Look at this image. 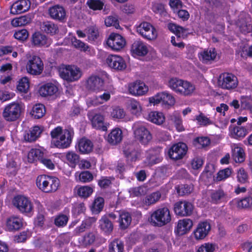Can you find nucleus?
Instances as JSON below:
<instances>
[{
	"mask_svg": "<svg viewBox=\"0 0 252 252\" xmlns=\"http://www.w3.org/2000/svg\"><path fill=\"white\" fill-rule=\"evenodd\" d=\"M50 134L53 138L51 141L52 145L58 148L65 149L70 146L74 133L72 127L63 129L61 126H57L51 131Z\"/></svg>",
	"mask_w": 252,
	"mask_h": 252,
	"instance_id": "obj_1",
	"label": "nucleus"
},
{
	"mask_svg": "<svg viewBox=\"0 0 252 252\" xmlns=\"http://www.w3.org/2000/svg\"><path fill=\"white\" fill-rule=\"evenodd\" d=\"M36 184L37 187L42 191L49 193L58 189L60 181L55 177L41 175L37 177Z\"/></svg>",
	"mask_w": 252,
	"mask_h": 252,
	"instance_id": "obj_2",
	"label": "nucleus"
},
{
	"mask_svg": "<svg viewBox=\"0 0 252 252\" xmlns=\"http://www.w3.org/2000/svg\"><path fill=\"white\" fill-rule=\"evenodd\" d=\"M150 222L155 226H163L171 220V216L169 209L167 207L159 208L151 215Z\"/></svg>",
	"mask_w": 252,
	"mask_h": 252,
	"instance_id": "obj_3",
	"label": "nucleus"
},
{
	"mask_svg": "<svg viewBox=\"0 0 252 252\" xmlns=\"http://www.w3.org/2000/svg\"><path fill=\"white\" fill-rule=\"evenodd\" d=\"M21 111V105L18 103L13 102L5 106L2 116L7 122H14L19 118Z\"/></svg>",
	"mask_w": 252,
	"mask_h": 252,
	"instance_id": "obj_4",
	"label": "nucleus"
},
{
	"mask_svg": "<svg viewBox=\"0 0 252 252\" xmlns=\"http://www.w3.org/2000/svg\"><path fill=\"white\" fill-rule=\"evenodd\" d=\"M135 139L142 145H147L152 139V135L144 126L135 123L133 126Z\"/></svg>",
	"mask_w": 252,
	"mask_h": 252,
	"instance_id": "obj_5",
	"label": "nucleus"
},
{
	"mask_svg": "<svg viewBox=\"0 0 252 252\" xmlns=\"http://www.w3.org/2000/svg\"><path fill=\"white\" fill-rule=\"evenodd\" d=\"M60 74L62 78L68 81H75L82 76L80 69L75 65H66L61 68Z\"/></svg>",
	"mask_w": 252,
	"mask_h": 252,
	"instance_id": "obj_6",
	"label": "nucleus"
},
{
	"mask_svg": "<svg viewBox=\"0 0 252 252\" xmlns=\"http://www.w3.org/2000/svg\"><path fill=\"white\" fill-rule=\"evenodd\" d=\"M238 84L237 77L229 73H223L220 75L218 85L223 89L232 90L236 88Z\"/></svg>",
	"mask_w": 252,
	"mask_h": 252,
	"instance_id": "obj_7",
	"label": "nucleus"
},
{
	"mask_svg": "<svg viewBox=\"0 0 252 252\" xmlns=\"http://www.w3.org/2000/svg\"><path fill=\"white\" fill-rule=\"evenodd\" d=\"M12 203L13 205L22 213L29 214L33 211V205L31 201L23 195L15 196Z\"/></svg>",
	"mask_w": 252,
	"mask_h": 252,
	"instance_id": "obj_8",
	"label": "nucleus"
},
{
	"mask_svg": "<svg viewBox=\"0 0 252 252\" xmlns=\"http://www.w3.org/2000/svg\"><path fill=\"white\" fill-rule=\"evenodd\" d=\"M26 69L27 72L32 75H40L43 70L44 64L39 57L34 55L29 59Z\"/></svg>",
	"mask_w": 252,
	"mask_h": 252,
	"instance_id": "obj_9",
	"label": "nucleus"
},
{
	"mask_svg": "<svg viewBox=\"0 0 252 252\" xmlns=\"http://www.w3.org/2000/svg\"><path fill=\"white\" fill-rule=\"evenodd\" d=\"M87 116L93 127L104 131L107 130L109 124L104 122V118L102 115L94 111H89Z\"/></svg>",
	"mask_w": 252,
	"mask_h": 252,
	"instance_id": "obj_10",
	"label": "nucleus"
},
{
	"mask_svg": "<svg viewBox=\"0 0 252 252\" xmlns=\"http://www.w3.org/2000/svg\"><path fill=\"white\" fill-rule=\"evenodd\" d=\"M137 32L143 37L148 40H153L157 36L155 28L149 23L144 22L136 28Z\"/></svg>",
	"mask_w": 252,
	"mask_h": 252,
	"instance_id": "obj_11",
	"label": "nucleus"
},
{
	"mask_svg": "<svg viewBox=\"0 0 252 252\" xmlns=\"http://www.w3.org/2000/svg\"><path fill=\"white\" fill-rule=\"evenodd\" d=\"M193 204L187 201L176 202L174 205V211L176 215L181 217L189 216L193 211Z\"/></svg>",
	"mask_w": 252,
	"mask_h": 252,
	"instance_id": "obj_12",
	"label": "nucleus"
},
{
	"mask_svg": "<svg viewBox=\"0 0 252 252\" xmlns=\"http://www.w3.org/2000/svg\"><path fill=\"white\" fill-rule=\"evenodd\" d=\"M149 101L150 103L153 104L154 105L162 103V104L171 106L174 104L175 100L171 94L164 92L150 97Z\"/></svg>",
	"mask_w": 252,
	"mask_h": 252,
	"instance_id": "obj_13",
	"label": "nucleus"
},
{
	"mask_svg": "<svg viewBox=\"0 0 252 252\" xmlns=\"http://www.w3.org/2000/svg\"><path fill=\"white\" fill-rule=\"evenodd\" d=\"M107 44L112 50L119 51L125 47L126 41L120 34L112 33L107 39Z\"/></svg>",
	"mask_w": 252,
	"mask_h": 252,
	"instance_id": "obj_14",
	"label": "nucleus"
},
{
	"mask_svg": "<svg viewBox=\"0 0 252 252\" xmlns=\"http://www.w3.org/2000/svg\"><path fill=\"white\" fill-rule=\"evenodd\" d=\"M188 148L186 144L178 143L173 145L168 152L170 158L174 160L182 158L186 154Z\"/></svg>",
	"mask_w": 252,
	"mask_h": 252,
	"instance_id": "obj_15",
	"label": "nucleus"
},
{
	"mask_svg": "<svg viewBox=\"0 0 252 252\" xmlns=\"http://www.w3.org/2000/svg\"><path fill=\"white\" fill-rule=\"evenodd\" d=\"M141 150L137 145H127L124 149L123 153L125 157L131 161L139 159L141 157Z\"/></svg>",
	"mask_w": 252,
	"mask_h": 252,
	"instance_id": "obj_16",
	"label": "nucleus"
},
{
	"mask_svg": "<svg viewBox=\"0 0 252 252\" xmlns=\"http://www.w3.org/2000/svg\"><path fill=\"white\" fill-rule=\"evenodd\" d=\"M106 62L110 67L118 70H122L126 66L124 59L117 55H109L107 58Z\"/></svg>",
	"mask_w": 252,
	"mask_h": 252,
	"instance_id": "obj_17",
	"label": "nucleus"
},
{
	"mask_svg": "<svg viewBox=\"0 0 252 252\" xmlns=\"http://www.w3.org/2000/svg\"><path fill=\"white\" fill-rule=\"evenodd\" d=\"M104 80L98 76H91L87 80V88L94 92L103 90Z\"/></svg>",
	"mask_w": 252,
	"mask_h": 252,
	"instance_id": "obj_18",
	"label": "nucleus"
},
{
	"mask_svg": "<svg viewBox=\"0 0 252 252\" xmlns=\"http://www.w3.org/2000/svg\"><path fill=\"white\" fill-rule=\"evenodd\" d=\"M31 2L29 0H19L14 2L11 7V13L14 14H20L28 11L30 8Z\"/></svg>",
	"mask_w": 252,
	"mask_h": 252,
	"instance_id": "obj_19",
	"label": "nucleus"
},
{
	"mask_svg": "<svg viewBox=\"0 0 252 252\" xmlns=\"http://www.w3.org/2000/svg\"><path fill=\"white\" fill-rule=\"evenodd\" d=\"M211 229V225L207 221L200 222L194 231V235L196 239L201 240L204 239L208 234Z\"/></svg>",
	"mask_w": 252,
	"mask_h": 252,
	"instance_id": "obj_20",
	"label": "nucleus"
},
{
	"mask_svg": "<svg viewBox=\"0 0 252 252\" xmlns=\"http://www.w3.org/2000/svg\"><path fill=\"white\" fill-rule=\"evenodd\" d=\"M52 42L51 39L46 35L36 32L32 35V43L35 46H49Z\"/></svg>",
	"mask_w": 252,
	"mask_h": 252,
	"instance_id": "obj_21",
	"label": "nucleus"
},
{
	"mask_svg": "<svg viewBox=\"0 0 252 252\" xmlns=\"http://www.w3.org/2000/svg\"><path fill=\"white\" fill-rule=\"evenodd\" d=\"M131 52L133 55L144 56L148 53V49L143 41L136 40L131 45Z\"/></svg>",
	"mask_w": 252,
	"mask_h": 252,
	"instance_id": "obj_22",
	"label": "nucleus"
},
{
	"mask_svg": "<svg viewBox=\"0 0 252 252\" xmlns=\"http://www.w3.org/2000/svg\"><path fill=\"white\" fill-rule=\"evenodd\" d=\"M23 225V220L21 218L14 216L7 219L6 226L10 231H17L21 229Z\"/></svg>",
	"mask_w": 252,
	"mask_h": 252,
	"instance_id": "obj_23",
	"label": "nucleus"
},
{
	"mask_svg": "<svg viewBox=\"0 0 252 252\" xmlns=\"http://www.w3.org/2000/svg\"><path fill=\"white\" fill-rule=\"evenodd\" d=\"M148 91V87L143 82H136L129 85L130 93L135 95H144Z\"/></svg>",
	"mask_w": 252,
	"mask_h": 252,
	"instance_id": "obj_24",
	"label": "nucleus"
},
{
	"mask_svg": "<svg viewBox=\"0 0 252 252\" xmlns=\"http://www.w3.org/2000/svg\"><path fill=\"white\" fill-rule=\"evenodd\" d=\"M58 91L57 86L52 83H47L42 85L39 89V93L42 96H52Z\"/></svg>",
	"mask_w": 252,
	"mask_h": 252,
	"instance_id": "obj_25",
	"label": "nucleus"
},
{
	"mask_svg": "<svg viewBox=\"0 0 252 252\" xmlns=\"http://www.w3.org/2000/svg\"><path fill=\"white\" fill-rule=\"evenodd\" d=\"M41 133L42 129L38 126H34L25 132L24 138L26 141L32 142L36 140Z\"/></svg>",
	"mask_w": 252,
	"mask_h": 252,
	"instance_id": "obj_26",
	"label": "nucleus"
},
{
	"mask_svg": "<svg viewBox=\"0 0 252 252\" xmlns=\"http://www.w3.org/2000/svg\"><path fill=\"white\" fill-rule=\"evenodd\" d=\"M117 213L118 214V221L120 228L123 230L126 229L131 222L130 214L125 211H117Z\"/></svg>",
	"mask_w": 252,
	"mask_h": 252,
	"instance_id": "obj_27",
	"label": "nucleus"
},
{
	"mask_svg": "<svg viewBox=\"0 0 252 252\" xmlns=\"http://www.w3.org/2000/svg\"><path fill=\"white\" fill-rule=\"evenodd\" d=\"M49 13L52 18L60 21L64 19L66 15L63 7L58 5L50 8Z\"/></svg>",
	"mask_w": 252,
	"mask_h": 252,
	"instance_id": "obj_28",
	"label": "nucleus"
},
{
	"mask_svg": "<svg viewBox=\"0 0 252 252\" xmlns=\"http://www.w3.org/2000/svg\"><path fill=\"white\" fill-rule=\"evenodd\" d=\"M99 227L105 235H110L113 230V223L105 216L99 220Z\"/></svg>",
	"mask_w": 252,
	"mask_h": 252,
	"instance_id": "obj_29",
	"label": "nucleus"
},
{
	"mask_svg": "<svg viewBox=\"0 0 252 252\" xmlns=\"http://www.w3.org/2000/svg\"><path fill=\"white\" fill-rule=\"evenodd\" d=\"M123 139L122 131L119 128L113 129L109 134L108 142L111 145H115L120 143Z\"/></svg>",
	"mask_w": 252,
	"mask_h": 252,
	"instance_id": "obj_30",
	"label": "nucleus"
},
{
	"mask_svg": "<svg viewBox=\"0 0 252 252\" xmlns=\"http://www.w3.org/2000/svg\"><path fill=\"white\" fill-rule=\"evenodd\" d=\"M161 148H156L150 150L147 155L149 164L153 165L159 162L161 160L160 156Z\"/></svg>",
	"mask_w": 252,
	"mask_h": 252,
	"instance_id": "obj_31",
	"label": "nucleus"
},
{
	"mask_svg": "<svg viewBox=\"0 0 252 252\" xmlns=\"http://www.w3.org/2000/svg\"><path fill=\"white\" fill-rule=\"evenodd\" d=\"M93 144L89 139L85 138L81 139L77 144V149L82 154H88L92 151Z\"/></svg>",
	"mask_w": 252,
	"mask_h": 252,
	"instance_id": "obj_32",
	"label": "nucleus"
},
{
	"mask_svg": "<svg viewBox=\"0 0 252 252\" xmlns=\"http://www.w3.org/2000/svg\"><path fill=\"white\" fill-rule=\"evenodd\" d=\"M193 225L192 221L190 219H184L180 220L177 225V231L180 235H183L189 231Z\"/></svg>",
	"mask_w": 252,
	"mask_h": 252,
	"instance_id": "obj_33",
	"label": "nucleus"
},
{
	"mask_svg": "<svg viewBox=\"0 0 252 252\" xmlns=\"http://www.w3.org/2000/svg\"><path fill=\"white\" fill-rule=\"evenodd\" d=\"M179 94L184 96L191 95L195 91V86L191 83L183 81Z\"/></svg>",
	"mask_w": 252,
	"mask_h": 252,
	"instance_id": "obj_34",
	"label": "nucleus"
},
{
	"mask_svg": "<svg viewBox=\"0 0 252 252\" xmlns=\"http://www.w3.org/2000/svg\"><path fill=\"white\" fill-rule=\"evenodd\" d=\"M42 31L50 35H54L58 32V27L57 25L51 21L43 22L40 26Z\"/></svg>",
	"mask_w": 252,
	"mask_h": 252,
	"instance_id": "obj_35",
	"label": "nucleus"
},
{
	"mask_svg": "<svg viewBox=\"0 0 252 252\" xmlns=\"http://www.w3.org/2000/svg\"><path fill=\"white\" fill-rule=\"evenodd\" d=\"M217 56V53L214 48L204 50L200 53L199 58L204 63H207L214 61Z\"/></svg>",
	"mask_w": 252,
	"mask_h": 252,
	"instance_id": "obj_36",
	"label": "nucleus"
},
{
	"mask_svg": "<svg viewBox=\"0 0 252 252\" xmlns=\"http://www.w3.org/2000/svg\"><path fill=\"white\" fill-rule=\"evenodd\" d=\"M74 190L79 197L83 198H87L94 191L93 188L90 186L76 187Z\"/></svg>",
	"mask_w": 252,
	"mask_h": 252,
	"instance_id": "obj_37",
	"label": "nucleus"
},
{
	"mask_svg": "<svg viewBox=\"0 0 252 252\" xmlns=\"http://www.w3.org/2000/svg\"><path fill=\"white\" fill-rule=\"evenodd\" d=\"M109 252H124V243L119 238H115L108 246Z\"/></svg>",
	"mask_w": 252,
	"mask_h": 252,
	"instance_id": "obj_38",
	"label": "nucleus"
},
{
	"mask_svg": "<svg viewBox=\"0 0 252 252\" xmlns=\"http://www.w3.org/2000/svg\"><path fill=\"white\" fill-rule=\"evenodd\" d=\"M147 118L149 121L158 125H161L165 121L163 114L157 111L149 113Z\"/></svg>",
	"mask_w": 252,
	"mask_h": 252,
	"instance_id": "obj_39",
	"label": "nucleus"
},
{
	"mask_svg": "<svg viewBox=\"0 0 252 252\" xmlns=\"http://www.w3.org/2000/svg\"><path fill=\"white\" fill-rule=\"evenodd\" d=\"M232 157L236 163H242L245 159L244 150L238 146L232 148Z\"/></svg>",
	"mask_w": 252,
	"mask_h": 252,
	"instance_id": "obj_40",
	"label": "nucleus"
},
{
	"mask_svg": "<svg viewBox=\"0 0 252 252\" xmlns=\"http://www.w3.org/2000/svg\"><path fill=\"white\" fill-rule=\"evenodd\" d=\"M169 30L178 37H185L188 34V30L175 24L170 23L168 25Z\"/></svg>",
	"mask_w": 252,
	"mask_h": 252,
	"instance_id": "obj_41",
	"label": "nucleus"
},
{
	"mask_svg": "<svg viewBox=\"0 0 252 252\" xmlns=\"http://www.w3.org/2000/svg\"><path fill=\"white\" fill-rule=\"evenodd\" d=\"M46 112L44 105L39 103L33 106L31 113L32 116L35 119H40L44 116Z\"/></svg>",
	"mask_w": 252,
	"mask_h": 252,
	"instance_id": "obj_42",
	"label": "nucleus"
},
{
	"mask_svg": "<svg viewBox=\"0 0 252 252\" xmlns=\"http://www.w3.org/2000/svg\"><path fill=\"white\" fill-rule=\"evenodd\" d=\"M96 220L94 218H89L85 219L82 222V224L77 227L74 230V232L76 234L84 232L86 229L90 228L92 224Z\"/></svg>",
	"mask_w": 252,
	"mask_h": 252,
	"instance_id": "obj_43",
	"label": "nucleus"
},
{
	"mask_svg": "<svg viewBox=\"0 0 252 252\" xmlns=\"http://www.w3.org/2000/svg\"><path fill=\"white\" fill-rule=\"evenodd\" d=\"M226 194L222 189L213 190L210 196L211 201L214 203H218L226 198Z\"/></svg>",
	"mask_w": 252,
	"mask_h": 252,
	"instance_id": "obj_44",
	"label": "nucleus"
},
{
	"mask_svg": "<svg viewBox=\"0 0 252 252\" xmlns=\"http://www.w3.org/2000/svg\"><path fill=\"white\" fill-rule=\"evenodd\" d=\"M231 136L235 139L244 138L247 134L246 128L242 126H235L230 129Z\"/></svg>",
	"mask_w": 252,
	"mask_h": 252,
	"instance_id": "obj_45",
	"label": "nucleus"
},
{
	"mask_svg": "<svg viewBox=\"0 0 252 252\" xmlns=\"http://www.w3.org/2000/svg\"><path fill=\"white\" fill-rule=\"evenodd\" d=\"M43 155V153L39 149H32L28 154V160L30 163H32L37 160L40 161Z\"/></svg>",
	"mask_w": 252,
	"mask_h": 252,
	"instance_id": "obj_46",
	"label": "nucleus"
},
{
	"mask_svg": "<svg viewBox=\"0 0 252 252\" xmlns=\"http://www.w3.org/2000/svg\"><path fill=\"white\" fill-rule=\"evenodd\" d=\"M104 199L101 197H96L91 206V210L94 214H97L102 210L104 206Z\"/></svg>",
	"mask_w": 252,
	"mask_h": 252,
	"instance_id": "obj_47",
	"label": "nucleus"
},
{
	"mask_svg": "<svg viewBox=\"0 0 252 252\" xmlns=\"http://www.w3.org/2000/svg\"><path fill=\"white\" fill-rule=\"evenodd\" d=\"M65 157L66 160L72 167H74L80 160L79 156L73 151L67 152Z\"/></svg>",
	"mask_w": 252,
	"mask_h": 252,
	"instance_id": "obj_48",
	"label": "nucleus"
},
{
	"mask_svg": "<svg viewBox=\"0 0 252 252\" xmlns=\"http://www.w3.org/2000/svg\"><path fill=\"white\" fill-rule=\"evenodd\" d=\"M160 197V192L156 191L146 196L144 199V203L149 206L158 201Z\"/></svg>",
	"mask_w": 252,
	"mask_h": 252,
	"instance_id": "obj_49",
	"label": "nucleus"
},
{
	"mask_svg": "<svg viewBox=\"0 0 252 252\" xmlns=\"http://www.w3.org/2000/svg\"><path fill=\"white\" fill-rule=\"evenodd\" d=\"M183 81L177 78H172L168 81V86L173 91L179 94Z\"/></svg>",
	"mask_w": 252,
	"mask_h": 252,
	"instance_id": "obj_50",
	"label": "nucleus"
},
{
	"mask_svg": "<svg viewBox=\"0 0 252 252\" xmlns=\"http://www.w3.org/2000/svg\"><path fill=\"white\" fill-rule=\"evenodd\" d=\"M31 19L26 16L15 18L11 21V25L15 27H21L30 23Z\"/></svg>",
	"mask_w": 252,
	"mask_h": 252,
	"instance_id": "obj_51",
	"label": "nucleus"
},
{
	"mask_svg": "<svg viewBox=\"0 0 252 252\" xmlns=\"http://www.w3.org/2000/svg\"><path fill=\"white\" fill-rule=\"evenodd\" d=\"M177 193L179 195L184 196L190 194L193 190L192 185H181L176 188Z\"/></svg>",
	"mask_w": 252,
	"mask_h": 252,
	"instance_id": "obj_52",
	"label": "nucleus"
},
{
	"mask_svg": "<svg viewBox=\"0 0 252 252\" xmlns=\"http://www.w3.org/2000/svg\"><path fill=\"white\" fill-rule=\"evenodd\" d=\"M110 98V93L108 92H104L102 94L96 96L92 100V102L94 105H97L108 101Z\"/></svg>",
	"mask_w": 252,
	"mask_h": 252,
	"instance_id": "obj_53",
	"label": "nucleus"
},
{
	"mask_svg": "<svg viewBox=\"0 0 252 252\" xmlns=\"http://www.w3.org/2000/svg\"><path fill=\"white\" fill-rule=\"evenodd\" d=\"M86 4L93 10H100L104 6V3L100 0H87Z\"/></svg>",
	"mask_w": 252,
	"mask_h": 252,
	"instance_id": "obj_54",
	"label": "nucleus"
},
{
	"mask_svg": "<svg viewBox=\"0 0 252 252\" xmlns=\"http://www.w3.org/2000/svg\"><path fill=\"white\" fill-rule=\"evenodd\" d=\"M95 239L96 233L93 232H90L84 236L82 243L85 246L91 245L94 242Z\"/></svg>",
	"mask_w": 252,
	"mask_h": 252,
	"instance_id": "obj_55",
	"label": "nucleus"
},
{
	"mask_svg": "<svg viewBox=\"0 0 252 252\" xmlns=\"http://www.w3.org/2000/svg\"><path fill=\"white\" fill-rule=\"evenodd\" d=\"M129 108L131 113L139 115L141 112L142 108L140 103L135 100H131L129 104Z\"/></svg>",
	"mask_w": 252,
	"mask_h": 252,
	"instance_id": "obj_56",
	"label": "nucleus"
},
{
	"mask_svg": "<svg viewBox=\"0 0 252 252\" xmlns=\"http://www.w3.org/2000/svg\"><path fill=\"white\" fill-rule=\"evenodd\" d=\"M29 82L27 77H23L19 82L17 89L22 93H27L29 89Z\"/></svg>",
	"mask_w": 252,
	"mask_h": 252,
	"instance_id": "obj_57",
	"label": "nucleus"
},
{
	"mask_svg": "<svg viewBox=\"0 0 252 252\" xmlns=\"http://www.w3.org/2000/svg\"><path fill=\"white\" fill-rule=\"evenodd\" d=\"M93 179V174L89 171H82L79 175V181L83 183H89Z\"/></svg>",
	"mask_w": 252,
	"mask_h": 252,
	"instance_id": "obj_58",
	"label": "nucleus"
},
{
	"mask_svg": "<svg viewBox=\"0 0 252 252\" xmlns=\"http://www.w3.org/2000/svg\"><path fill=\"white\" fill-rule=\"evenodd\" d=\"M105 24L106 26H113L116 29L120 28L119 22L116 16H109L105 19Z\"/></svg>",
	"mask_w": 252,
	"mask_h": 252,
	"instance_id": "obj_59",
	"label": "nucleus"
},
{
	"mask_svg": "<svg viewBox=\"0 0 252 252\" xmlns=\"http://www.w3.org/2000/svg\"><path fill=\"white\" fill-rule=\"evenodd\" d=\"M71 42L74 47L81 51H86L89 48V46L88 45L82 42L81 40L77 39L75 37L71 39Z\"/></svg>",
	"mask_w": 252,
	"mask_h": 252,
	"instance_id": "obj_60",
	"label": "nucleus"
},
{
	"mask_svg": "<svg viewBox=\"0 0 252 252\" xmlns=\"http://www.w3.org/2000/svg\"><path fill=\"white\" fill-rule=\"evenodd\" d=\"M193 144L198 148H203L210 144V140L207 137H198L194 140Z\"/></svg>",
	"mask_w": 252,
	"mask_h": 252,
	"instance_id": "obj_61",
	"label": "nucleus"
},
{
	"mask_svg": "<svg viewBox=\"0 0 252 252\" xmlns=\"http://www.w3.org/2000/svg\"><path fill=\"white\" fill-rule=\"evenodd\" d=\"M231 173V170L229 168L220 170L217 174L216 180L218 181H220L225 179L230 176Z\"/></svg>",
	"mask_w": 252,
	"mask_h": 252,
	"instance_id": "obj_62",
	"label": "nucleus"
},
{
	"mask_svg": "<svg viewBox=\"0 0 252 252\" xmlns=\"http://www.w3.org/2000/svg\"><path fill=\"white\" fill-rule=\"evenodd\" d=\"M196 120L198 124L206 126L213 124L208 118L205 116L203 113H200L199 115L196 116Z\"/></svg>",
	"mask_w": 252,
	"mask_h": 252,
	"instance_id": "obj_63",
	"label": "nucleus"
},
{
	"mask_svg": "<svg viewBox=\"0 0 252 252\" xmlns=\"http://www.w3.org/2000/svg\"><path fill=\"white\" fill-rule=\"evenodd\" d=\"M238 206L242 208L251 207L252 206V197L248 196L240 200L238 202Z\"/></svg>",
	"mask_w": 252,
	"mask_h": 252,
	"instance_id": "obj_64",
	"label": "nucleus"
}]
</instances>
